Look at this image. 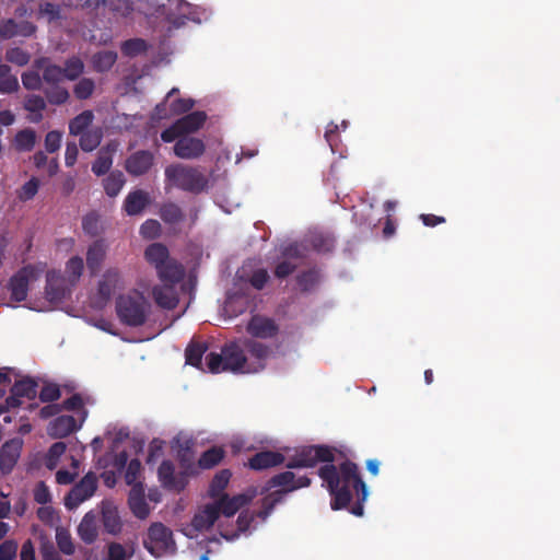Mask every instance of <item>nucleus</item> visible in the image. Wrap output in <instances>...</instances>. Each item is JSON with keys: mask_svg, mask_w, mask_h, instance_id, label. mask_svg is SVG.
I'll return each mask as SVG.
<instances>
[{"mask_svg": "<svg viewBox=\"0 0 560 560\" xmlns=\"http://www.w3.org/2000/svg\"><path fill=\"white\" fill-rule=\"evenodd\" d=\"M34 267L26 266L21 268L15 275L11 277L9 281L11 300L14 302H22L26 300L30 280L34 277Z\"/></svg>", "mask_w": 560, "mask_h": 560, "instance_id": "4468645a", "label": "nucleus"}, {"mask_svg": "<svg viewBox=\"0 0 560 560\" xmlns=\"http://www.w3.org/2000/svg\"><path fill=\"white\" fill-rule=\"evenodd\" d=\"M195 106V101L192 98H182L177 97L175 100L170 101V105L167 108V104L160 103L155 106V115L159 118H167L171 116H178L183 114H187Z\"/></svg>", "mask_w": 560, "mask_h": 560, "instance_id": "aec40b11", "label": "nucleus"}, {"mask_svg": "<svg viewBox=\"0 0 560 560\" xmlns=\"http://www.w3.org/2000/svg\"><path fill=\"white\" fill-rule=\"evenodd\" d=\"M62 133L58 130L47 132L45 137V149L48 153H55L60 149Z\"/></svg>", "mask_w": 560, "mask_h": 560, "instance_id": "69168bd1", "label": "nucleus"}, {"mask_svg": "<svg viewBox=\"0 0 560 560\" xmlns=\"http://www.w3.org/2000/svg\"><path fill=\"white\" fill-rule=\"evenodd\" d=\"M80 136V148L85 152L95 150L102 141V132L98 129L88 130Z\"/></svg>", "mask_w": 560, "mask_h": 560, "instance_id": "37998d69", "label": "nucleus"}, {"mask_svg": "<svg viewBox=\"0 0 560 560\" xmlns=\"http://www.w3.org/2000/svg\"><path fill=\"white\" fill-rule=\"evenodd\" d=\"M284 459V456L279 452L262 451L249 458L248 467L253 470H264L283 464Z\"/></svg>", "mask_w": 560, "mask_h": 560, "instance_id": "5701e85b", "label": "nucleus"}, {"mask_svg": "<svg viewBox=\"0 0 560 560\" xmlns=\"http://www.w3.org/2000/svg\"><path fill=\"white\" fill-rule=\"evenodd\" d=\"M44 94L48 103L52 105H62L67 103L69 100V92L66 88L59 86L57 84L46 88L44 90Z\"/></svg>", "mask_w": 560, "mask_h": 560, "instance_id": "c03bdc74", "label": "nucleus"}, {"mask_svg": "<svg viewBox=\"0 0 560 560\" xmlns=\"http://www.w3.org/2000/svg\"><path fill=\"white\" fill-rule=\"evenodd\" d=\"M208 371L211 373L233 372L246 373L247 355L243 343L229 342L221 349V353L210 352L206 357Z\"/></svg>", "mask_w": 560, "mask_h": 560, "instance_id": "20e7f679", "label": "nucleus"}, {"mask_svg": "<svg viewBox=\"0 0 560 560\" xmlns=\"http://www.w3.org/2000/svg\"><path fill=\"white\" fill-rule=\"evenodd\" d=\"M207 120V114L201 110L187 113L185 116L176 120L183 135L191 133L199 130Z\"/></svg>", "mask_w": 560, "mask_h": 560, "instance_id": "7c9ffc66", "label": "nucleus"}, {"mask_svg": "<svg viewBox=\"0 0 560 560\" xmlns=\"http://www.w3.org/2000/svg\"><path fill=\"white\" fill-rule=\"evenodd\" d=\"M83 269L84 262L79 256L71 257L66 265V271L70 277H72V280H78L81 277Z\"/></svg>", "mask_w": 560, "mask_h": 560, "instance_id": "680f3d73", "label": "nucleus"}, {"mask_svg": "<svg viewBox=\"0 0 560 560\" xmlns=\"http://www.w3.org/2000/svg\"><path fill=\"white\" fill-rule=\"evenodd\" d=\"M107 560H129L133 556V549L129 550L119 542H110L107 547Z\"/></svg>", "mask_w": 560, "mask_h": 560, "instance_id": "09e8293b", "label": "nucleus"}, {"mask_svg": "<svg viewBox=\"0 0 560 560\" xmlns=\"http://www.w3.org/2000/svg\"><path fill=\"white\" fill-rule=\"evenodd\" d=\"M141 462L138 458H133L129 462L126 472H125V481L129 486H135L138 483V478L141 472Z\"/></svg>", "mask_w": 560, "mask_h": 560, "instance_id": "13d9d810", "label": "nucleus"}, {"mask_svg": "<svg viewBox=\"0 0 560 560\" xmlns=\"http://www.w3.org/2000/svg\"><path fill=\"white\" fill-rule=\"evenodd\" d=\"M94 90V81L89 78H83L74 85L73 93L78 100H88L92 96Z\"/></svg>", "mask_w": 560, "mask_h": 560, "instance_id": "603ef678", "label": "nucleus"}, {"mask_svg": "<svg viewBox=\"0 0 560 560\" xmlns=\"http://www.w3.org/2000/svg\"><path fill=\"white\" fill-rule=\"evenodd\" d=\"M243 347L247 355L246 374L262 371L271 354L270 347L253 338H245L243 340Z\"/></svg>", "mask_w": 560, "mask_h": 560, "instance_id": "9b49d317", "label": "nucleus"}, {"mask_svg": "<svg viewBox=\"0 0 560 560\" xmlns=\"http://www.w3.org/2000/svg\"><path fill=\"white\" fill-rule=\"evenodd\" d=\"M128 505L132 514L139 520H145L150 514V508L144 498V488L141 482H138L133 487L128 495Z\"/></svg>", "mask_w": 560, "mask_h": 560, "instance_id": "4be33fe9", "label": "nucleus"}, {"mask_svg": "<svg viewBox=\"0 0 560 560\" xmlns=\"http://www.w3.org/2000/svg\"><path fill=\"white\" fill-rule=\"evenodd\" d=\"M154 162V155L148 150H140L132 153L126 160V171L132 176H141L149 172Z\"/></svg>", "mask_w": 560, "mask_h": 560, "instance_id": "a211bd4d", "label": "nucleus"}, {"mask_svg": "<svg viewBox=\"0 0 560 560\" xmlns=\"http://www.w3.org/2000/svg\"><path fill=\"white\" fill-rule=\"evenodd\" d=\"M34 500L38 504H47L51 501L49 488L44 481H39L34 488Z\"/></svg>", "mask_w": 560, "mask_h": 560, "instance_id": "774afa93", "label": "nucleus"}, {"mask_svg": "<svg viewBox=\"0 0 560 560\" xmlns=\"http://www.w3.org/2000/svg\"><path fill=\"white\" fill-rule=\"evenodd\" d=\"M311 245L318 253H329L335 247V238L323 233H317L311 237Z\"/></svg>", "mask_w": 560, "mask_h": 560, "instance_id": "a18cd8bd", "label": "nucleus"}, {"mask_svg": "<svg viewBox=\"0 0 560 560\" xmlns=\"http://www.w3.org/2000/svg\"><path fill=\"white\" fill-rule=\"evenodd\" d=\"M140 234L144 238H156L161 234V224L154 219H148L141 224Z\"/></svg>", "mask_w": 560, "mask_h": 560, "instance_id": "6e6d98bb", "label": "nucleus"}, {"mask_svg": "<svg viewBox=\"0 0 560 560\" xmlns=\"http://www.w3.org/2000/svg\"><path fill=\"white\" fill-rule=\"evenodd\" d=\"M61 396V392L56 384H46L39 392V399L43 402H54Z\"/></svg>", "mask_w": 560, "mask_h": 560, "instance_id": "bf43d9fd", "label": "nucleus"}, {"mask_svg": "<svg viewBox=\"0 0 560 560\" xmlns=\"http://www.w3.org/2000/svg\"><path fill=\"white\" fill-rule=\"evenodd\" d=\"M81 428L73 416H59L54 419L47 427V433L54 439H62Z\"/></svg>", "mask_w": 560, "mask_h": 560, "instance_id": "6ab92c4d", "label": "nucleus"}, {"mask_svg": "<svg viewBox=\"0 0 560 560\" xmlns=\"http://www.w3.org/2000/svg\"><path fill=\"white\" fill-rule=\"evenodd\" d=\"M19 545L14 539H7L0 545V560H14Z\"/></svg>", "mask_w": 560, "mask_h": 560, "instance_id": "0e129e2a", "label": "nucleus"}, {"mask_svg": "<svg viewBox=\"0 0 560 560\" xmlns=\"http://www.w3.org/2000/svg\"><path fill=\"white\" fill-rule=\"evenodd\" d=\"M56 544L58 550L66 556H72L75 551L71 534L63 527H58L56 529Z\"/></svg>", "mask_w": 560, "mask_h": 560, "instance_id": "ea45409f", "label": "nucleus"}, {"mask_svg": "<svg viewBox=\"0 0 560 560\" xmlns=\"http://www.w3.org/2000/svg\"><path fill=\"white\" fill-rule=\"evenodd\" d=\"M158 476L163 488L182 491L186 486V476L175 474V466L171 460H163L158 469Z\"/></svg>", "mask_w": 560, "mask_h": 560, "instance_id": "dca6fc26", "label": "nucleus"}, {"mask_svg": "<svg viewBox=\"0 0 560 560\" xmlns=\"http://www.w3.org/2000/svg\"><path fill=\"white\" fill-rule=\"evenodd\" d=\"M23 441L19 438L11 439L2 444L0 448V471L3 475L10 474L20 458Z\"/></svg>", "mask_w": 560, "mask_h": 560, "instance_id": "2eb2a0df", "label": "nucleus"}, {"mask_svg": "<svg viewBox=\"0 0 560 560\" xmlns=\"http://www.w3.org/2000/svg\"><path fill=\"white\" fill-rule=\"evenodd\" d=\"M97 489V477L94 472H88L67 494L65 505L69 510L78 508L90 499Z\"/></svg>", "mask_w": 560, "mask_h": 560, "instance_id": "f8f14e48", "label": "nucleus"}, {"mask_svg": "<svg viewBox=\"0 0 560 560\" xmlns=\"http://www.w3.org/2000/svg\"><path fill=\"white\" fill-rule=\"evenodd\" d=\"M246 330L253 338L270 339L278 335L279 326L275 319L257 314L252 316Z\"/></svg>", "mask_w": 560, "mask_h": 560, "instance_id": "ddd939ff", "label": "nucleus"}, {"mask_svg": "<svg viewBox=\"0 0 560 560\" xmlns=\"http://www.w3.org/2000/svg\"><path fill=\"white\" fill-rule=\"evenodd\" d=\"M151 304L139 291L119 295L116 300V313L119 320L129 327H140L145 324Z\"/></svg>", "mask_w": 560, "mask_h": 560, "instance_id": "39448f33", "label": "nucleus"}, {"mask_svg": "<svg viewBox=\"0 0 560 560\" xmlns=\"http://www.w3.org/2000/svg\"><path fill=\"white\" fill-rule=\"evenodd\" d=\"M112 165H113L112 152L109 150L102 149L98 152L96 160L92 164V172L96 176H102V175H105L106 173H108Z\"/></svg>", "mask_w": 560, "mask_h": 560, "instance_id": "79ce46f5", "label": "nucleus"}, {"mask_svg": "<svg viewBox=\"0 0 560 560\" xmlns=\"http://www.w3.org/2000/svg\"><path fill=\"white\" fill-rule=\"evenodd\" d=\"M36 143V132L31 128H25L16 132L14 137V147L20 152L32 151Z\"/></svg>", "mask_w": 560, "mask_h": 560, "instance_id": "f704fd0d", "label": "nucleus"}, {"mask_svg": "<svg viewBox=\"0 0 560 560\" xmlns=\"http://www.w3.org/2000/svg\"><path fill=\"white\" fill-rule=\"evenodd\" d=\"M335 448L327 445H310L303 446L292 455L288 463L287 468H313L318 463L330 464L335 460Z\"/></svg>", "mask_w": 560, "mask_h": 560, "instance_id": "0eeeda50", "label": "nucleus"}, {"mask_svg": "<svg viewBox=\"0 0 560 560\" xmlns=\"http://www.w3.org/2000/svg\"><path fill=\"white\" fill-rule=\"evenodd\" d=\"M67 450V445L65 442H56L54 443L47 454H46V458H45V465L48 469H54L60 457L65 454Z\"/></svg>", "mask_w": 560, "mask_h": 560, "instance_id": "de8ad7c7", "label": "nucleus"}, {"mask_svg": "<svg viewBox=\"0 0 560 560\" xmlns=\"http://www.w3.org/2000/svg\"><path fill=\"white\" fill-rule=\"evenodd\" d=\"M144 259L152 266L162 282L179 283L185 277L184 266L170 255L162 243H152L144 250Z\"/></svg>", "mask_w": 560, "mask_h": 560, "instance_id": "7ed1b4c3", "label": "nucleus"}, {"mask_svg": "<svg viewBox=\"0 0 560 560\" xmlns=\"http://www.w3.org/2000/svg\"><path fill=\"white\" fill-rule=\"evenodd\" d=\"M11 393L21 397L34 399L37 395V383L30 377L16 381L11 388Z\"/></svg>", "mask_w": 560, "mask_h": 560, "instance_id": "4c0bfd02", "label": "nucleus"}, {"mask_svg": "<svg viewBox=\"0 0 560 560\" xmlns=\"http://www.w3.org/2000/svg\"><path fill=\"white\" fill-rule=\"evenodd\" d=\"M39 188V180L36 177H32L27 180L19 190V198L22 201H28L35 197Z\"/></svg>", "mask_w": 560, "mask_h": 560, "instance_id": "4d7b16f0", "label": "nucleus"}, {"mask_svg": "<svg viewBox=\"0 0 560 560\" xmlns=\"http://www.w3.org/2000/svg\"><path fill=\"white\" fill-rule=\"evenodd\" d=\"M126 183L121 171H113L103 180L104 189L107 196L116 197Z\"/></svg>", "mask_w": 560, "mask_h": 560, "instance_id": "c9c22d12", "label": "nucleus"}, {"mask_svg": "<svg viewBox=\"0 0 560 560\" xmlns=\"http://www.w3.org/2000/svg\"><path fill=\"white\" fill-rule=\"evenodd\" d=\"M175 284L176 283L163 282V284L153 288L152 295L159 306L166 310H174L177 306L178 294Z\"/></svg>", "mask_w": 560, "mask_h": 560, "instance_id": "412c9836", "label": "nucleus"}, {"mask_svg": "<svg viewBox=\"0 0 560 560\" xmlns=\"http://www.w3.org/2000/svg\"><path fill=\"white\" fill-rule=\"evenodd\" d=\"M107 246L104 240L94 241L86 252V266L91 276L98 273L103 261L105 260Z\"/></svg>", "mask_w": 560, "mask_h": 560, "instance_id": "b1692460", "label": "nucleus"}, {"mask_svg": "<svg viewBox=\"0 0 560 560\" xmlns=\"http://www.w3.org/2000/svg\"><path fill=\"white\" fill-rule=\"evenodd\" d=\"M221 514V506L217 500L214 503L207 504L199 514H196L192 524L197 529H209Z\"/></svg>", "mask_w": 560, "mask_h": 560, "instance_id": "bb28decb", "label": "nucleus"}, {"mask_svg": "<svg viewBox=\"0 0 560 560\" xmlns=\"http://www.w3.org/2000/svg\"><path fill=\"white\" fill-rule=\"evenodd\" d=\"M147 49L148 44L142 38L128 39L121 46L122 54L128 57H136L140 54L145 52Z\"/></svg>", "mask_w": 560, "mask_h": 560, "instance_id": "49530a36", "label": "nucleus"}, {"mask_svg": "<svg viewBox=\"0 0 560 560\" xmlns=\"http://www.w3.org/2000/svg\"><path fill=\"white\" fill-rule=\"evenodd\" d=\"M165 177L173 186L192 194H199L208 186L207 176L198 167L184 164L167 166Z\"/></svg>", "mask_w": 560, "mask_h": 560, "instance_id": "423d86ee", "label": "nucleus"}, {"mask_svg": "<svg viewBox=\"0 0 560 560\" xmlns=\"http://www.w3.org/2000/svg\"><path fill=\"white\" fill-rule=\"evenodd\" d=\"M158 12L176 28L185 25L186 21L195 20L192 7L185 0H167L159 8Z\"/></svg>", "mask_w": 560, "mask_h": 560, "instance_id": "9d476101", "label": "nucleus"}, {"mask_svg": "<svg viewBox=\"0 0 560 560\" xmlns=\"http://www.w3.org/2000/svg\"><path fill=\"white\" fill-rule=\"evenodd\" d=\"M150 196L142 189L130 191L125 201L124 210L128 215H138L150 205Z\"/></svg>", "mask_w": 560, "mask_h": 560, "instance_id": "393cba45", "label": "nucleus"}, {"mask_svg": "<svg viewBox=\"0 0 560 560\" xmlns=\"http://www.w3.org/2000/svg\"><path fill=\"white\" fill-rule=\"evenodd\" d=\"M46 100L36 94H28L24 98L23 107L30 113L27 119L33 124H39L43 118V112L46 109Z\"/></svg>", "mask_w": 560, "mask_h": 560, "instance_id": "c756f323", "label": "nucleus"}, {"mask_svg": "<svg viewBox=\"0 0 560 560\" xmlns=\"http://www.w3.org/2000/svg\"><path fill=\"white\" fill-rule=\"evenodd\" d=\"M124 288L121 272L116 267H110L102 275L93 304L97 308L105 307L117 289Z\"/></svg>", "mask_w": 560, "mask_h": 560, "instance_id": "1a4fd4ad", "label": "nucleus"}, {"mask_svg": "<svg viewBox=\"0 0 560 560\" xmlns=\"http://www.w3.org/2000/svg\"><path fill=\"white\" fill-rule=\"evenodd\" d=\"M318 476L326 483L332 498L330 502L332 510L338 511L348 508L353 493H355L357 502L351 506L350 512L355 516L363 515V503L368 499V488L355 463L346 459L339 466H335L332 463L326 464L318 469Z\"/></svg>", "mask_w": 560, "mask_h": 560, "instance_id": "f257e3e1", "label": "nucleus"}, {"mask_svg": "<svg viewBox=\"0 0 560 560\" xmlns=\"http://www.w3.org/2000/svg\"><path fill=\"white\" fill-rule=\"evenodd\" d=\"M43 79L36 71H27L22 74V83L26 90L37 91L42 88Z\"/></svg>", "mask_w": 560, "mask_h": 560, "instance_id": "e2e57ef3", "label": "nucleus"}, {"mask_svg": "<svg viewBox=\"0 0 560 560\" xmlns=\"http://www.w3.org/2000/svg\"><path fill=\"white\" fill-rule=\"evenodd\" d=\"M223 457L224 451L221 447L213 446L201 454L198 464L202 469H210L217 466Z\"/></svg>", "mask_w": 560, "mask_h": 560, "instance_id": "58836bf2", "label": "nucleus"}, {"mask_svg": "<svg viewBox=\"0 0 560 560\" xmlns=\"http://www.w3.org/2000/svg\"><path fill=\"white\" fill-rule=\"evenodd\" d=\"M78 535L88 545L93 544L97 539L98 520L96 513L90 511L83 516L78 526Z\"/></svg>", "mask_w": 560, "mask_h": 560, "instance_id": "a878e982", "label": "nucleus"}, {"mask_svg": "<svg viewBox=\"0 0 560 560\" xmlns=\"http://www.w3.org/2000/svg\"><path fill=\"white\" fill-rule=\"evenodd\" d=\"M102 524L104 530L110 535H118L121 532L122 523L116 506L110 503H103Z\"/></svg>", "mask_w": 560, "mask_h": 560, "instance_id": "c85d7f7f", "label": "nucleus"}, {"mask_svg": "<svg viewBox=\"0 0 560 560\" xmlns=\"http://www.w3.org/2000/svg\"><path fill=\"white\" fill-rule=\"evenodd\" d=\"M19 90L18 78L11 73V68L0 61V93L11 94Z\"/></svg>", "mask_w": 560, "mask_h": 560, "instance_id": "72a5a7b5", "label": "nucleus"}, {"mask_svg": "<svg viewBox=\"0 0 560 560\" xmlns=\"http://www.w3.org/2000/svg\"><path fill=\"white\" fill-rule=\"evenodd\" d=\"M318 281V273L314 269L303 271L296 276V283L299 288L304 291H311Z\"/></svg>", "mask_w": 560, "mask_h": 560, "instance_id": "8fccbe9b", "label": "nucleus"}, {"mask_svg": "<svg viewBox=\"0 0 560 560\" xmlns=\"http://www.w3.org/2000/svg\"><path fill=\"white\" fill-rule=\"evenodd\" d=\"M93 120V112L90 109L83 110L69 121V133L72 136H79L86 132L90 130L89 127L92 125Z\"/></svg>", "mask_w": 560, "mask_h": 560, "instance_id": "2f4dec72", "label": "nucleus"}, {"mask_svg": "<svg viewBox=\"0 0 560 560\" xmlns=\"http://www.w3.org/2000/svg\"><path fill=\"white\" fill-rule=\"evenodd\" d=\"M117 55L113 51L98 52L94 57L95 67L98 70L109 69L116 61Z\"/></svg>", "mask_w": 560, "mask_h": 560, "instance_id": "052dcab7", "label": "nucleus"}, {"mask_svg": "<svg viewBox=\"0 0 560 560\" xmlns=\"http://www.w3.org/2000/svg\"><path fill=\"white\" fill-rule=\"evenodd\" d=\"M143 546L156 558L166 552H174L176 549L172 530L160 522L151 524L147 538L143 540Z\"/></svg>", "mask_w": 560, "mask_h": 560, "instance_id": "6e6552de", "label": "nucleus"}, {"mask_svg": "<svg viewBox=\"0 0 560 560\" xmlns=\"http://www.w3.org/2000/svg\"><path fill=\"white\" fill-rule=\"evenodd\" d=\"M46 83L57 84L65 79V72L60 66L48 65L43 71V78Z\"/></svg>", "mask_w": 560, "mask_h": 560, "instance_id": "864d4df0", "label": "nucleus"}, {"mask_svg": "<svg viewBox=\"0 0 560 560\" xmlns=\"http://www.w3.org/2000/svg\"><path fill=\"white\" fill-rule=\"evenodd\" d=\"M298 268V265L288 260V259H284L282 261H279L276 267H275V277L278 278V279H285L288 278L290 275H292Z\"/></svg>", "mask_w": 560, "mask_h": 560, "instance_id": "338daca9", "label": "nucleus"}, {"mask_svg": "<svg viewBox=\"0 0 560 560\" xmlns=\"http://www.w3.org/2000/svg\"><path fill=\"white\" fill-rule=\"evenodd\" d=\"M310 485L311 479L308 477L302 476L296 478L290 470L272 476L261 490V494L273 488L280 489L269 492L261 499V509L257 513V516L261 520H266L271 514L275 506L284 500L285 494L298 489L308 487Z\"/></svg>", "mask_w": 560, "mask_h": 560, "instance_id": "f03ea898", "label": "nucleus"}, {"mask_svg": "<svg viewBox=\"0 0 560 560\" xmlns=\"http://www.w3.org/2000/svg\"><path fill=\"white\" fill-rule=\"evenodd\" d=\"M207 350L206 342L191 341L185 350L186 363L198 369L201 368L202 357Z\"/></svg>", "mask_w": 560, "mask_h": 560, "instance_id": "473e14b6", "label": "nucleus"}, {"mask_svg": "<svg viewBox=\"0 0 560 560\" xmlns=\"http://www.w3.org/2000/svg\"><path fill=\"white\" fill-rule=\"evenodd\" d=\"M83 69H84V65L79 57L69 58L65 63V68H62L63 72H65V79H68V80L78 79L81 75V73L83 72Z\"/></svg>", "mask_w": 560, "mask_h": 560, "instance_id": "3c124183", "label": "nucleus"}, {"mask_svg": "<svg viewBox=\"0 0 560 560\" xmlns=\"http://www.w3.org/2000/svg\"><path fill=\"white\" fill-rule=\"evenodd\" d=\"M253 499V495L245 493L236 494L230 498L226 493L218 498V502L221 506L222 514L226 517L233 516L243 506L247 505Z\"/></svg>", "mask_w": 560, "mask_h": 560, "instance_id": "cd10ccee", "label": "nucleus"}, {"mask_svg": "<svg viewBox=\"0 0 560 560\" xmlns=\"http://www.w3.org/2000/svg\"><path fill=\"white\" fill-rule=\"evenodd\" d=\"M231 477L232 472L229 469H222L217 472L211 480L209 487V495L211 498H220L222 494H224L223 491L228 487Z\"/></svg>", "mask_w": 560, "mask_h": 560, "instance_id": "e433bc0d", "label": "nucleus"}, {"mask_svg": "<svg viewBox=\"0 0 560 560\" xmlns=\"http://www.w3.org/2000/svg\"><path fill=\"white\" fill-rule=\"evenodd\" d=\"M82 229L90 236H97L101 232L100 217L95 212L88 213L82 219Z\"/></svg>", "mask_w": 560, "mask_h": 560, "instance_id": "5fc2aeb1", "label": "nucleus"}, {"mask_svg": "<svg viewBox=\"0 0 560 560\" xmlns=\"http://www.w3.org/2000/svg\"><path fill=\"white\" fill-rule=\"evenodd\" d=\"M160 217L167 224H176L184 220L182 209L174 202L164 203L160 209Z\"/></svg>", "mask_w": 560, "mask_h": 560, "instance_id": "a19ab883", "label": "nucleus"}, {"mask_svg": "<svg viewBox=\"0 0 560 560\" xmlns=\"http://www.w3.org/2000/svg\"><path fill=\"white\" fill-rule=\"evenodd\" d=\"M206 145L202 140L192 137H182L174 144L176 156L186 160H192L205 153Z\"/></svg>", "mask_w": 560, "mask_h": 560, "instance_id": "f3484780", "label": "nucleus"}]
</instances>
